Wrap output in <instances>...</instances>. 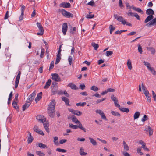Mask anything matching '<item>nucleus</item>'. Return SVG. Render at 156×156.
<instances>
[{
    "label": "nucleus",
    "mask_w": 156,
    "mask_h": 156,
    "mask_svg": "<svg viewBox=\"0 0 156 156\" xmlns=\"http://www.w3.org/2000/svg\"><path fill=\"white\" fill-rule=\"evenodd\" d=\"M31 104V102H30V101H27L25 104L22 107L23 110V111H24L26 109H27L30 106Z\"/></svg>",
    "instance_id": "9b49d317"
},
{
    "label": "nucleus",
    "mask_w": 156,
    "mask_h": 156,
    "mask_svg": "<svg viewBox=\"0 0 156 156\" xmlns=\"http://www.w3.org/2000/svg\"><path fill=\"white\" fill-rule=\"evenodd\" d=\"M106 99V98H104L102 99H98L96 101V104H98L99 103H100L101 102L103 101H105V100Z\"/></svg>",
    "instance_id": "864d4df0"
},
{
    "label": "nucleus",
    "mask_w": 156,
    "mask_h": 156,
    "mask_svg": "<svg viewBox=\"0 0 156 156\" xmlns=\"http://www.w3.org/2000/svg\"><path fill=\"white\" fill-rule=\"evenodd\" d=\"M142 147L144 150L149 151V149L146 146V144L145 143H144L142 144Z\"/></svg>",
    "instance_id": "4d7b16f0"
},
{
    "label": "nucleus",
    "mask_w": 156,
    "mask_h": 156,
    "mask_svg": "<svg viewBox=\"0 0 156 156\" xmlns=\"http://www.w3.org/2000/svg\"><path fill=\"white\" fill-rule=\"evenodd\" d=\"M70 111L73 114L78 116L81 115L82 114V113L81 112L78 110H75L73 109H71Z\"/></svg>",
    "instance_id": "2eb2a0df"
},
{
    "label": "nucleus",
    "mask_w": 156,
    "mask_h": 156,
    "mask_svg": "<svg viewBox=\"0 0 156 156\" xmlns=\"http://www.w3.org/2000/svg\"><path fill=\"white\" fill-rule=\"evenodd\" d=\"M150 69H149V70L154 75H156V71H155L154 68L152 67H151V68H150Z\"/></svg>",
    "instance_id": "79ce46f5"
},
{
    "label": "nucleus",
    "mask_w": 156,
    "mask_h": 156,
    "mask_svg": "<svg viewBox=\"0 0 156 156\" xmlns=\"http://www.w3.org/2000/svg\"><path fill=\"white\" fill-rule=\"evenodd\" d=\"M127 65L128 66V69L131 70L132 69V67L131 65V62L129 60H128L127 62Z\"/></svg>",
    "instance_id": "ea45409f"
},
{
    "label": "nucleus",
    "mask_w": 156,
    "mask_h": 156,
    "mask_svg": "<svg viewBox=\"0 0 156 156\" xmlns=\"http://www.w3.org/2000/svg\"><path fill=\"white\" fill-rule=\"evenodd\" d=\"M43 123L44 126V127L45 130L48 133L49 132V129L48 128V122H46L45 123L44 122Z\"/></svg>",
    "instance_id": "393cba45"
},
{
    "label": "nucleus",
    "mask_w": 156,
    "mask_h": 156,
    "mask_svg": "<svg viewBox=\"0 0 156 156\" xmlns=\"http://www.w3.org/2000/svg\"><path fill=\"white\" fill-rule=\"evenodd\" d=\"M68 60L69 61V65H71L72 64V61H73V57L71 56H69Z\"/></svg>",
    "instance_id": "de8ad7c7"
},
{
    "label": "nucleus",
    "mask_w": 156,
    "mask_h": 156,
    "mask_svg": "<svg viewBox=\"0 0 156 156\" xmlns=\"http://www.w3.org/2000/svg\"><path fill=\"white\" fill-rule=\"evenodd\" d=\"M61 55H56V58L55 62L56 64H58L60 62L61 59Z\"/></svg>",
    "instance_id": "f704fd0d"
},
{
    "label": "nucleus",
    "mask_w": 156,
    "mask_h": 156,
    "mask_svg": "<svg viewBox=\"0 0 156 156\" xmlns=\"http://www.w3.org/2000/svg\"><path fill=\"white\" fill-rule=\"evenodd\" d=\"M92 45L94 48V49L97 50L99 47L98 45L95 43H92Z\"/></svg>",
    "instance_id": "c03bdc74"
},
{
    "label": "nucleus",
    "mask_w": 156,
    "mask_h": 156,
    "mask_svg": "<svg viewBox=\"0 0 156 156\" xmlns=\"http://www.w3.org/2000/svg\"><path fill=\"white\" fill-rule=\"evenodd\" d=\"M12 105L14 108L17 110H19V107L17 106V103L14 101H13L12 103Z\"/></svg>",
    "instance_id": "bb28decb"
},
{
    "label": "nucleus",
    "mask_w": 156,
    "mask_h": 156,
    "mask_svg": "<svg viewBox=\"0 0 156 156\" xmlns=\"http://www.w3.org/2000/svg\"><path fill=\"white\" fill-rule=\"evenodd\" d=\"M123 145L125 150L127 151L129 150V147L125 141H123Z\"/></svg>",
    "instance_id": "cd10ccee"
},
{
    "label": "nucleus",
    "mask_w": 156,
    "mask_h": 156,
    "mask_svg": "<svg viewBox=\"0 0 156 156\" xmlns=\"http://www.w3.org/2000/svg\"><path fill=\"white\" fill-rule=\"evenodd\" d=\"M51 82V80L50 79H48V81L46 82L45 85L44 87V89L48 88L50 86Z\"/></svg>",
    "instance_id": "5701e85b"
},
{
    "label": "nucleus",
    "mask_w": 156,
    "mask_h": 156,
    "mask_svg": "<svg viewBox=\"0 0 156 156\" xmlns=\"http://www.w3.org/2000/svg\"><path fill=\"white\" fill-rule=\"evenodd\" d=\"M54 66V62L53 61H52L50 64V67L49 68V70H50L53 69Z\"/></svg>",
    "instance_id": "6e6d98bb"
},
{
    "label": "nucleus",
    "mask_w": 156,
    "mask_h": 156,
    "mask_svg": "<svg viewBox=\"0 0 156 156\" xmlns=\"http://www.w3.org/2000/svg\"><path fill=\"white\" fill-rule=\"evenodd\" d=\"M87 4L89 5L93 6L94 5L95 3L94 1H91L89 2Z\"/></svg>",
    "instance_id": "774afa93"
},
{
    "label": "nucleus",
    "mask_w": 156,
    "mask_h": 156,
    "mask_svg": "<svg viewBox=\"0 0 156 156\" xmlns=\"http://www.w3.org/2000/svg\"><path fill=\"white\" fill-rule=\"evenodd\" d=\"M109 28L110 29V34H111L112 32L115 29V27H114L112 25H111L109 26Z\"/></svg>",
    "instance_id": "37998d69"
},
{
    "label": "nucleus",
    "mask_w": 156,
    "mask_h": 156,
    "mask_svg": "<svg viewBox=\"0 0 156 156\" xmlns=\"http://www.w3.org/2000/svg\"><path fill=\"white\" fill-rule=\"evenodd\" d=\"M141 147L138 148L137 149V152L140 155H142L143 154L141 151Z\"/></svg>",
    "instance_id": "603ef678"
},
{
    "label": "nucleus",
    "mask_w": 156,
    "mask_h": 156,
    "mask_svg": "<svg viewBox=\"0 0 156 156\" xmlns=\"http://www.w3.org/2000/svg\"><path fill=\"white\" fill-rule=\"evenodd\" d=\"M72 120L73 122L75 123H77L79 124V128L80 129L83 130L84 132H86V129L83 127L81 123L78 120L74 115H73V117L72 119Z\"/></svg>",
    "instance_id": "f03ea898"
},
{
    "label": "nucleus",
    "mask_w": 156,
    "mask_h": 156,
    "mask_svg": "<svg viewBox=\"0 0 156 156\" xmlns=\"http://www.w3.org/2000/svg\"><path fill=\"white\" fill-rule=\"evenodd\" d=\"M143 63H144V65L147 66L148 70L150 69V68L151 67V65L149 62L144 61Z\"/></svg>",
    "instance_id": "58836bf2"
},
{
    "label": "nucleus",
    "mask_w": 156,
    "mask_h": 156,
    "mask_svg": "<svg viewBox=\"0 0 156 156\" xmlns=\"http://www.w3.org/2000/svg\"><path fill=\"white\" fill-rule=\"evenodd\" d=\"M36 154L39 156H44L45 154L41 151H37L36 152Z\"/></svg>",
    "instance_id": "a18cd8bd"
},
{
    "label": "nucleus",
    "mask_w": 156,
    "mask_h": 156,
    "mask_svg": "<svg viewBox=\"0 0 156 156\" xmlns=\"http://www.w3.org/2000/svg\"><path fill=\"white\" fill-rule=\"evenodd\" d=\"M146 48L147 50L151 52L152 54L154 55L155 53V50L154 48L152 47H147Z\"/></svg>",
    "instance_id": "4be33fe9"
},
{
    "label": "nucleus",
    "mask_w": 156,
    "mask_h": 156,
    "mask_svg": "<svg viewBox=\"0 0 156 156\" xmlns=\"http://www.w3.org/2000/svg\"><path fill=\"white\" fill-rule=\"evenodd\" d=\"M68 26L66 23H64L62 25V31L64 35H65L67 30Z\"/></svg>",
    "instance_id": "1a4fd4ad"
},
{
    "label": "nucleus",
    "mask_w": 156,
    "mask_h": 156,
    "mask_svg": "<svg viewBox=\"0 0 156 156\" xmlns=\"http://www.w3.org/2000/svg\"><path fill=\"white\" fill-rule=\"evenodd\" d=\"M62 100L65 102L66 104L67 105L69 106H70L69 104V99L65 97H62Z\"/></svg>",
    "instance_id": "aec40b11"
},
{
    "label": "nucleus",
    "mask_w": 156,
    "mask_h": 156,
    "mask_svg": "<svg viewBox=\"0 0 156 156\" xmlns=\"http://www.w3.org/2000/svg\"><path fill=\"white\" fill-rule=\"evenodd\" d=\"M146 13L148 15H154V12L153 10L151 8L147 9L146 11Z\"/></svg>",
    "instance_id": "412c9836"
},
{
    "label": "nucleus",
    "mask_w": 156,
    "mask_h": 156,
    "mask_svg": "<svg viewBox=\"0 0 156 156\" xmlns=\"http://www.w3.org/2000/svg\"><path fill=\"white\" fill-rule=\"evenodd\" d=\"M111 113L114 116H117L118 117H120V114L118 112L114 111H112L111 112Z\"/></svg>",
    "instance_id": "72a5a7b5"
},
{
    "label": "nucleus",
    "mask_w": 156,
    "mask_h": 156,
    "mask_svg": "<svg viewBox=\"0 0 156 156\" xmlns=\"http://www.w3.org/2000/svg\"><path fill=\"white\" fill-rule=\"evenodd\" d=\"M106 90L108 93V92H114L115 90V89H112L111 88H108Z\"/></svg>",
    "instance_id": "680f3d73"
},
{
    "label": "nucleus",
    "mask_w": 156,
    "mask_h": 156,
    "mask_svg": "<svg viewBox=\"0 0 156 156\" xmlns=\"http://www.w3.org/2000/svg\"><path fill=\"white\" fill-rule=\"evenodd\" d=\"M90 90H93L95 92L99 90L98 88L94 85H93L90 88Z\"/></svg>",
    "instance_id": "c9c22d12"
},
{
    "label": "nucleus",
    "mask_w": 156,
    "mask_h": 156,
    "mask_svg": "<svg viewBox=\"0 0 156 156\" xmlns=\"http://www.w3.org/2000/svg\"><path fill=\"white\" fill-rule=\"evenodd\" d=\"M86 104V102H83L82 103H79L76 104L77 106H83Z\"/></svg>",
    "instance_id": "5fc2aeb1"
},
{
    "label": "nucleus",
    "mask_w": 156,
    "mask_h": 156,
    "mask_svg": "<svg viewBox=\"0 0 156 156\" xmlns=\"http://www.w3.org/2000/svg\"><path fill=\"white\" fill-rule=\"evenodd\" d=\"M28 132V133L29 136L28 137L27 140V143L28 144H30L33 142L34 140V138L32 136L31 133L29 131Z\"/></svg>",
    "instance_id": "ddd939ff"
},
{
    "label": "nucleus",
    "mask_w": 156,
    "mask_h": 156,
    "mask_svg": "<svg viewBox=\"0 0 156 156\" xmlns=\"http://www.w3.org/2000/svg\"><path fill=\"white\" fill-rule=\"evenodd\" d=\"M69 86L72 89L76 90H77L78 89V88L74 84H73L72 83H70L69 84Z\"/></svg>",
    "instance_id": "7c9ffc66"
},
{
    "label": "nucleus",
    "mask_w": 156,
    "mask_h": 156,
    "mask_svg": "<svg viewBox=\"0 0 156 156\" xmlns=\"http://www.w3.org/2000/svg\"><path fill=\"white\" fill-rule=\"evenodd\" d=\"M51 76H52V79L55 81L60 82L61 81V79L58 74H52Z\"/></svg>",
    "instance_id": "423d86ee"
},
{
    "label": "nucleus",
    "mask_w": 156,
    "mask_h": 156,
    "mask_svg": "<svg viewBox=\"0 0 156 156\" xmlns=\"http://www.w3.org/2000/svg\"><path fill=\"white\" fill-rule=\"evenodd\" d=\"M36 24L39 29V30L40 31L39 32L37 33V34L38 35L41 36L43 35L44 33L43 27L41 24L38 22H37Z\"/></svg>",
    "instance_id": "20e7f679"
},
{
    "label": "nucleus",
    "mask_w": 156,
    "mask_h": 156,
    "mask_svg": "<svg viewBox=\"0 0 156 156\" xmlns=\"http://www.w3.org/2000/svg\"><path fill=\"white\" fill-rule=\"evenodd\" d=\"M59 11L65 17L67 18H72L73 15L70 12L67 11L63 9H60Z\"/></svg>",
    "instance_id": "7ed1b4c3"
},
{
    "label": "nucleus",
    "mask_w": 156,
    "mask_h": 156,
    "mask_svg": "<svg viewBox=\"0 0 156 156\" xmlns=\"http://www.w3.org/2000/svg\"><path fill=\"white\" fill-rule=\"evenodd\" d=\"M146 129L144 130L147 131H148L150 136H151L152 135L153 130L150 126H147L146 127Z\"/></svg>",
    "instance_id": "f3484780"
},
{
    "label": "nucleus",
    "mask_w": 156,
    "mask_h": 156,
    "mask_svg": "<svg viewBox=\"0 0 156 156\" xmlns=\"http://www.w3.org/2000/svg\"><path fill=\"white\" fill-rule=\"evenodd\" d=\"M58 137L55 136L54 138V140L53 142L54 144L56 145H57L58 144Z\"/></svg>",
    "instance_id": "a19ab883"
},
{
    "label": "nucleus",
    "mask_w": 156,
    "mask_h": 156,
    "mask_svg": "<svg viewBox=\"0 0 156 156\" xmlns=\"http://www.w3.org/2000/svg\"><path fill=\"white\" fill-rule=\"evenodd\" d=\"M69 127L73 129H77L78 128H79V125L77 126V125H74L72 124H69Z\"/></svg>",
    "instance_id": "4c0bfd02"
},
{
    "label": "nucleus",
    "mask_w": 156,
    "mask_h": 156,
    "mask_svg": "<svg viewBox=\"0 0 156 156\" xmlns=\"http://www.w3.org/2000/svg\"><path fill=\"white\" fill-rule=\"evenodd\" d=\"M36 119L40 122L44 123L46 122V118L41 115H37L36 117Z\"/></svg>",
    "instance_id": "39448f33"
},
{
    "label": "nucleus",
    "mask_w": 156,
    "mask_h": 156,
    "mask_svg": "<svg viewBox=\"0 0 156 156\" xmlns=\"http://www.w3.org/2000/svg\"><path fill=\"white\" fill-rule=\"evenodd\" d=\"M133 9L135 11H137L139 13H140L141 14L144 13L143 11L141 10L140 8H136L135 7L133 6Z\"/></svg>",
    "instance_id": "c85d7f7f"
},
{
    "label": "nucleus",
    "mask_w": 156,
    "mask_h": 156,
    "mask_svg": "<svg viewBox=\"0 0 156 156\" xmlns=\"http://www.w3.org/2000/svg\"><path fill=\"white\" fill-rule=\"evenodd\" d=\"M55 101L54 99L52 100L48 105V115L50 117L53 118L54 116L55 112Z\"/></svg>",
    "instance_id": "f257e3e1"
},
{
    "label": "nucleus",
    "mask_w": 156,
    "mask_h": 156,
    "mask_svg": "<svg viewBox=\"0 0 156 156\" xmlns=\"http://www.w3.org/2000/svg\"><path fill=\"white\" fill-rule=\"evenodd\" d=\"M38 147L41 148L42 149L47 148H48L46 145L43 144L41 143L38 144Z\"/></svg>",
    "instance_id": "c756f323"
},
{
    "label": "nucleus",
    "mask_w": 156,
    "mask_h": 156,
    "mask_svg": "<svg viewBox=\"0 0 156 156\" xmlns=\"http://www.w3.org/2000/svg\"><path fill=\"white\" fill-rule=\"evenodd\" d=\"M146 98H147V99L148 102H150L151 101V96L150 94L149 95L146 96Z\"/></svg>",
    "instance_id": "69168bd1"
},
{
    "label": "nucleus",
    "mask_w": 156,
    "mask_h": 156,
    "mask_svg": "<svg viewBox=\"0 0 156 156\" xmlns=\"http://www.w3.org/2000/svg\"><path fill=\"white\" fill-rule=\"evenodd\" d=\"M121 23L123 25L126 24V25H128L129 26H132L131 24L129 23L126 21L125 20L124 18L123 20H122Z\"/></svg>",
    "instance_id": "2f4dec72"
},
{
    "label": "nucleus",
    "mask_w": 156,
    "mask_h": 156,
    "mask_svg": "<svg viewBox=\"0 0 156 156\" xmlns=\"http://www.w3.org/2000/svg\"><path fill=\"white\" fill-rule=\"evenodd\" d=\"M148 118L146 115H144L142 119V121L144 122L146 120H148Z\"/></svg>",
    "instance_id": "09e8293b"
},
{
    "label": "nucleus",
    "mask_w": 156,
    "mask_h": 156,
    "mask_svg": "<svg viewBox=\"0 0 156 156\" xmlns=\"http://www.w3.org/2000/svg\"><path fill=\"white\" fill-rule=\"evenodd\" d=\"M21 13H22V14H23V13H24V10L25 8V7L24 5H21Z\"/></svg>",
    "instance_id": "052dcab7"
},
{
    "label": "nucleus",
    "mask_w": 156,
    "mask_h": 156,
    "mask_svg": "<svg viewBox=\"0 0 156 156\" xmlns=\"http://www.w3.org/2000/svg\"><path fill=\"white\" fill-rule=\"evenodd\" d=\"M138 51L141 54H142L143 52L142 49V47L140 45L138 44Z\"/></svg>",
    "instance_id": "49530a36"
},
{
    "label": "nucleus",
    "mask_w": 156,
    "mask_h": 156,
    "mask_svg": "<svg viewBox=\"0 0 156 156\" xmlns=\"http://www.w3.org/2000/svg\"><path fill=\"white\" fill-rule=\"evenodd\" d=\"M114 18L117 20L118 21L121 22L122 20H123V18L121 16H118L117 14H114Z\"/></svg>",
    "instance_id": "a211bd4d"
},
{
    "label": "nucleus",
    "mask_w": 156,
    "mask_h": 156,
    "mask_svg": "<svg viewBox=\"0 0 156 156\" xmlns=\"http://www.w3.org/2000/svg\"><path fill=\"white\" fill-rule=\"evenodd\" d=\"M42 92H40L38 94L37 97L35 98V100L36 103L39 101L42 98Z\"/></svg>",
    "instance_id": "6ab92c4d"
},
{
    "label": "nucleus",
    "mask_w": 156,
    "mask_h": 156,
    "mask_svg": "<svg viewBox=\"0 0 156 156\" xmlns=\"http://www.w3.org/2000/svg\"><path fill=\"white\" fill-rule=\"evenodd\" d=\"M76 27H73V29L70 30V33L72 34H74V31H76Z\"/></svg>",
    "instance_id": "13d9d810"
},
{
    "label": "nucleus",
    "mask_w": 156,
    "mask_h": 156,
    "mask_svg": "<svg viewBox=\"0 0 156 156\" xmlns=\"http://www.w3.org/2000/svg\"><path fill=\"white\" fill-rule=\"evenodd\" d=\"M9 11H7L6 13L5 16L4 17V19L5 20H6L8 18V17H9Z\"/></svg>",
    "instance_id": "338daca9"
},
{
    "label": "nucleus",
    "mask_w": 156,
    "mask_h": 156,
    "mask_svg": "<svg viewBox=\"0 0 156 156\" xmlns=\"http://www.w3.org/2000/svg\"><path fill=\"white\" fill-rule=\"evenodd\" d=\"M80 154L81 156L85 155L87 154V153L84 152V149L83 147H81L80 148Z\"/></svg>",
    "instance_id": "a878e982"
},
{
    "label": "nucleus",
    "mask_w": 156,
    "mask_h": 156,
    "mask_svg": "<svg viewBox=\"0 0 156 156\" xmlns=\"http://www.w3.org/2000/svg\"><path fill=\"white\" fill-rule=\"evenodd\" d=\"M106 56L109 57L112 55L113 54V51H107L106 52Z\"/></svg>",
    "instance_id": "3c124183"
},
{
    "label": "nucleus",
    "mask_w": 156,
    "mask_h": 156,
    "mask_svg": "<svg viewBox=\"0 0 156 156\" xmlns=\"http://www.w3.org/2000/svg\"><path fill=\"white\" fill-rule=\"evenodd\" d=\"M36 91H34L29 96L28 100L30 102H31L33 100L36 95Z\"/></svg>",
    "instance_id": "f8f14e48"
},
{
    "label": "nucleus",
    "mask_w": 156,
    "mask_h": 156,
    "mask_svg": "<svg viewBox=\"0 0 156 156\" xmlns=\"http://www.w3.org/2000/svg\"><path fill=\"white\" fill-rule=\"evenodd\" d=\"M148 27H151L152 25H156V18L154 19L146 24Z\"/></svg>",
    "instance_id": "4468645a"
},
{
    "label": "nucleus",
    "mask_w": 156,
    "mask_h": 156,
    "mask_svg": "<svg viewBox=\"0 0 156 156\" xmlns=\"http://www.w3.org/2000/svg\"><path fill=\"white\" fill-rule=\"evenodd\" d=\"M58 88V87H56L55 88L51 87V95H53L56 94L57 93Z\"/></svg>",
    "instance_id": "dca6fc26"
},
{
    "label": "nucleus",
    "mask_w": 156,
    "mask_h": 156,
    "mask_svg": "<svg viewBox=\"0 0 156 156\" xmlns=\"http://www.w3.org/2000/svg\"><path fill=\"white\" fill-rule=\"evenodd\" d=\"M33 130L40 135H44V134L42 130H40L38 127L37 125H35L33 128Z\"/></svg>",
    "instance_id": "6e6552de"
},
{
    "label": "nucleus",
    "mask_w": 156,
    "mask_h": 156,
    "mask_svg": "<svg viewBox=\"0 0 156 156\" xmlns=\"http://www.w3.org/2000/svg\"><path fill=\"white\" fill-rule=\"evenodd\" d=\"M119 109H120V110L122 112H126V113H128L129 111V109L128 108H123L121 106Z\"/></svg>",
    "instance_id": "b1692460"
},
{
    "label": "nucleus",
    "mask_w": 156,
    "mask_h": 156,
    "mask_svg": "<svg viewBox=\"0 0 156 156\" xmlns=\"http://www.w3.org/2000/svg\"><path fill=\"white\" fill-rule=\"evenodd\" d=\"M140 115V113L139 112H136L134 115V119H135L138 118Z\"/></svg>",
    "instance_id": "473e14b6"
},
{
    "label": "nucleus",
    "mask_w": 156,
    "mask_h": 156,
    "mask_svg": "<svg viewBox=\"0 0 156 156\" xmlns=\"http://www.w3.org/2000/svg\"><path fill=\"white\" fill-rule=\"evenodd\" d=\"M89 139L93 145L95 146L96 145L97 142L94 139L90 137L89 138Z\"/></svg>",
    "instance_id": "e433bc0d"
},
{
    "label": "nucleus",
    "mask_w": 156,
    "mask_h": 156,
    "mask_svg": "<svg viewBox=\"0 0 156 156\" xmlns=\"http://www.w3.org/2000/svg\"><path fill=\"white\" fill-rule=\"evenodd\" d=\"M151 19L150 18V16H148L147 17V18H146V19H145V21H144V22L145 23H147L148 22L151 21Z\"/></svg>",
    "instance_id": "e2e57ef3"
},
{
    "label": "nucleus",
    "mask_w": 156,
    "mask_h": 156,
    "mask_svg": "<svg viewBox=\"0 0 156 156\" xmlns=\"http://www.w3.org/2000/svg\"><path fill=\"white\" fill-rule=\"evenodd\" d=\"M95 112L97 113H98L100 114L102 119L105 120H107V119H106V116L104 114L103 112L100 109H97L96 110Z\"/></svg>",
    "instance_id": "0eeeda50"
},
{
    "label": "nucleus",
    "mask_w": 156,
    "mask_h": 156,
    "mask_svg": "<svg viewBox=\"0 0 156 156\" xmlns=\"http://www.w3.org/2000/svg\"><path fill=\"white\" fill-rule=\"evenodd\" d=\"M119 6L121 8L123 7V5L122 4V0H119Z\"/></svg>",
    "instance_id": "0e129e2a"
},
{
    "label": "nucleus",
    "mask_w": 156,
    "mask_h": 156,
    "mask_svg": "<svg viewBox=\"0 0 156 156\" xmlns=\"http://www.w3.org/2000/svg\"><path fill=\"white\" fill-rule=\"evenodd\" d=\"M71 5L70 3L64 2L61 3L60 5V7L65 8H69L70 7Z\"/></svg>",
    "instance_id": "9d476101"
},
{
    "label": "nucleus",
    "mask_w": 156,
    "mask_h": 156,
    "mask_svg": "<svg viewBox=\"0 0 156 156\" xmlns=\"http://www.w3.org/2000/svg\"><path fill=\"white\" fill-rule=\"evenodd\" d=\"M125 4H126V7L127 9H130L131 8H133V6H131L130 5L129 3L126 2V3Z\"/></svg>",
    "instance_id": "bf43d9fd"
},
{
    "label": "nucleus",
    "mask_w": 156,
    "mask_h": 156,
    "mask_svg": "<svg viewBox=\"0 0 156 156\" xmlns=\"http://www.w3.org/2000/svg\"><path fill=\"white\" fill-rule=\"evenodd\" d=\"M56 151L60 152H66V150L64 149H62L59 148H57L56 149Z\"/></svg>",
    "instance_id": "8fccbe9b"
}]
</instances>
